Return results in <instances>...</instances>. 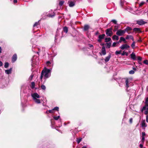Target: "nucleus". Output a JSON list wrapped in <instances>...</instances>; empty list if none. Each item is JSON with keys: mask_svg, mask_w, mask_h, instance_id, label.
<instances>
[{"mask_svg": "<svg viewBox=\"0 0 148 148\" xmlns=\"http://www.w3.org/2000/svg\"><path fill=\"white\" fill-rule=\"evenodd\" d=\"M52 68L48 69L45 68L44 69L42 70L41 74L40 79L42 80L44 77V79H46L49 77L51 75V71Z\"/></svg>", "mask_w": 148, "mask_h": 148, "instance_id": "nucleus-1", "label": "nucleus"}, {"mask_svg": "<svg viewBox=\"0 0 148 148\" xmlns=\"http://www.w3.org/2000/svg\"><path fill=\"white\" fill-rule=\"evenodd\" d=\"M132 81V79L130 78H125L121 79V81L124 83L127 90L129 87L133 85Z\"/></svg>", "mask_w": 148, "mask_h": 148, "instance_id": "nucleus-2", "label": "nucleus"}, {"mask_svg": "<svg viewBox=\"0 0 148 148\" xmlns=\"http://www.w3.org/2000/svg\"><path fill=\"white\" fill-rule=\"evenodd\" d=\"M31 96L33 100L36 103L39 104L41 103L40 100L38 99L40 97V96L36 92L32 94H31Z\"/></svg>", "mask_w": 148, "mask_h": 148, "instance_id": "nucleus-3", "label": "nucleus"}, {"mask_svg": "<svg viewBox=\"0 0 148 148\" xmlns=\"http://www.w3.org/2000/svg\"><path fill=\"white\" fill-rule=\"evenodd\" d=\"M31 96L33 100L36 103L39 104L41 103L40 100L38 99L40 97V96L36 92L32 94H31Z\"/></svg>", "mask_w": 148, "mask_h": 148, "instance_id": "nucleus-4", "label": "nucleus"}, {"mask_svg": "<svg viewBox=\"0 0 148 148\" xmlns=\"http://www.w3.org/2000/svg\"><path fill=\"white\" fill-rule=\"evenodd\" d=\"M145 105L144 106L141 110V111H145L144 113L147 115L148 114V97L145 99Z\"/></svg>", "mask_w": 148, "mask_h": 148, "instance_id": "nucleus-5", "label": "nucleus"}, {"mask_svg": "<svg viewBox=\"0 0 148 148\" xmlns=\"http://www.w3.org/2000/svg\"><path fill=\"white\" fill-rule=\"evenodd\" d=\"M112 28L110 27L109 28L107 29L106 31V34L107 36H111L113 34V32H112Z\"/></svg>", "mask_w": 148, "mask_h": 148, "instance_id": "nucleus-6", "label": "nucleus"}, {"mask_svg": "<svg viewBox=\"0 0 148 148\" xmlns=\"http://www.w3.org/2000/svg\"><path fill=\"white\" fill-rule=\"evenodd\" d=\"M136 23L139 25H142L147 23V22L144 21L142 19H141L136 21Z\"/></svg>", "mask_w": 148, "mask_h": 148, "instance_id": "nucleus-7", "label": "nucleus"}, {"mask_svg": "<svg viewBox=\"0 0 148 148\" xmlns=\"http://www.w3.org/2000/svg\"><path fill=\"white\" fill-rule=\"evenodd\" d=\"M125 33V31L120 29L117 31L116 34L118 36H123Z\"/></svg>", "mask_w": 148, "mask_h": 148, "instance_id": "nucleus-8", "label": "nucleus"}, {"mask_svg": "<svg viewBox=\"0 0 148 148\" xmlns=\"http://www.w3.org/2000/svg\"><path fill=\"white\" fill-rule=\"evenodd\" d=\"M130 47V46L127 45V44H124L122 45L120 47V48L121 50H123L124 49H127Z\"/></svg>", "mask_w": 148, "mask_h": 148, "instance_id": "nucleus-9", "label": "nucleus"}, {"mask_svg": "<svg viewBox=\"0 0 148 148\" xmlns=\"http://www.w3.org/2000/svg\"><path fill=\"white\" fill-rule=\"evenodd\" d=\"M105 36V35L104 34L99 35L98 37V39L97 40L99 42H101L102 40L104 38Z\"/></svg>", "mask_w": 148, "mask_h": 148, "instance_id": "nucleus-10", "label": "nucleus"}, {"mask_svg": "<svg viewBox=\"0 0 148 148\" xmlns=\"http://www.w3.org/2000/svg\"><path fill=\"white\" fill-rule=\"evenodd\" d=\"M75 1H69L68 2V4H69V6L70 7H73L74 6L75 4Z\"/></svg>", "mask_w": 148, "mask_h": 148, "instance_id": "nucleus-11", "label": "nucleus"}, {"mask_svg": "<svg viewBox=\"0 0 148 148\" xmlns=\"http://www.w3.org/2000/svg\"><path fill=\"white\" fill-rule=\"evenodd\" d=\"M101 52V54H100L101 55H105L106 54V52L104 46H103L102 47Z\"/></svg>", "mask_w": 148, "mask_h": 148, "instance_id": "nucleus-12", "label": "nucleus"}, {"mask_svg": "<svg viewBox=\"0 0 148 148\" xmlns=\"http://www.w3.org/2000/svg\"><path fill=\"white\" fill-rule=\"evenodd\" d=\"M130 56L131 58L134 60H136V56L135 53L134 52H132Z\"/></svg>", "mask_w": 148, "mask_h": 148, "instance_id": "nucleus-13", "label": "nucleus"}, {"mask_svg": "<svg viewBox=\"0 0 148 148\" xmlns=\"http://www.w3.org/2000/svg\"><path fill=\"white\" fill-rule=\"evenodd\" d=\"M17 57L16 54H14L12 58V62H14L17 60Z\"/></svg>", "mask_w": 148, "mask_h": 148, "instance_id": "nucleus-14", "label": "nucleus"}, {"mask_svg": "<svg viewBox=\"0 0 148 148\" xmlns=\"http://www.w3.org/2000/svg\"><path fill=\"white\" fill-rule=\"evenodd\" d=\"M111 57V54H110L108 56L105 58V62H107L109 61Z\"/></svg>", "mask_w": 148, "mask_h": 148, "instance_id": "nucleus-15", "label": "nucleus"}, {"mask_svg": "<svg viewBox=\"0 0 148 148\" xmlns=\"http://www.w3.org/2000/svg\"><path fill=\"white\" fill-rule=\"evenodd\" d=\"M12 68H11L8 70H5V73L7 74H11L12 73Z\"/></svg>", "mask_w": 148, "mask_h": 148, "instance_id": "nucleus-16", "label": "nucleus"}, {"mask_svg": "<svg viewBox=\"0 0 148 148\" xmlns=\"http://www.w3.org/2000/svg\"><path fill=\"white\" fill-rule=\"evenodd\" d=\"M39 27V22H36L33 25L34 29Z\"/></svg>", "mask_w": 148, "mask_h": 148, "instance_id": "nucleus-17", "label": "nucleus"}, {"mask_svg": "<svg viewBox=\"0 0 148 148\" xmlns=\"http://www.w3.org/2000/svg\"><path fill=\"white\" fill-rule=\"evenodd\" d=\"M125 39L127 40L131 39H132L133 41L134 40L133 37L131 35H127L125 38Z\"/></svg>", "mask_w": 148, "mask_h": 148, "instance_id": "nucleus-18", "label": "nucleus"}, {"mask_svg": "<svg viewBox=\"0 0 148 148\" xmlns=\"http://www.w3.org/2000/svg\"><path fill=\"white\" fill-rule=\"evenodd\" d=\"M112 38L114 40H117L119 39V37L116 35H113L112 36Z\"/></svg>", "mask_w": 148, "mask_h": 148, "instance_id": "nucleus-19", "label": "nucleus"}, {"mask_svg": "<svg viewBox=\"0 0 148 148\" xmlns=\"http://www.w3.org/2000/svg\"><path fill=\"white\" fill-rule=\"evenodd\" d=\"M60 116H53V118L54 119H55V120H58V119H59L60 122H61V119H60Z\"/></svg>", "mask_w": 148, "mask_h": 148, "instance_id": "nucleus-20", "label": "nucleus"}, {"mask_svg": "<svg viewBox=\"0 0 148 148\" xmlns=\"http://www.w3.org/2000/svg\"><path fill=\"white\" fill-rule=\"evenodd\" d=\"M89 28V26L87 25H85L84 27V30L86 31Z\"/></svg>", "mask_w": 148, "mask_h": 148, "instance_id": "nucleus-21", "label": "nucleus"}, {"mask_svg": "<svg viewBox=\"0 0 148 148\" xmlns=\"http://www.w3.org/2000/svg\"><path fill=\"white\" fill-rule=\"evenodd\" d=\"M141 126H142V127H147V125L146 124L145 121H143L142 122V123H141Z\"/></svg>", "mask_w": 148, "mask_h": 148, "instance_id": "nucleus-22", "label": "nucleus"}, {"mask_svg": "<svg viewBox=\"0 0 148 148\" xmlns=\"http://www.w3.org/2000/svg\"><path fill=\"white\" fill-rule=\"evenodd\" d=\"M35 83L34 82H32L31 83L30 87L32 89H34L35 88Z\"/></svg>", "mask_w": 148, "mask_h": 148, "instance_id": "nucleus-23", "label": "nucleus"}, {"mask_svg": "<svg viewBox=\"0 0 148 148\" xmlns=\"http://www.w3.org/2000/svg\"><path fill=\"white\" fill-rule=\"evenodd\" d=\"M122 41L123 42H125V38L123 37H121L120 38V40L119 41V42H121Z\"/></svg>", "mask_w": 148, "mask_h": 148, "instance_id": "nucleus-24", "label": "nucleus"}, {"mask_svg": "<svg viewBox=\"0 0 148 148\" xmlns=\"http://www.w3.org/2000/svg\"><path fill=\"white\" fill-rule=\"evenodd\" d=\"M63 31L66 33H67L68 31V29L67 27H64L63 29Z\"/></svg>", "mask_w": 148, "mask_h": 148, "instance_id": "nucleus-25", "label": "nucleus"}, {"mask_svg": "<svg viewBox=\"0 0 148 148\" xmlns=\"http://www.w3.org/2000/svg\"><path fill=\"white\" fill-rule=\"evenodd\" d=\"M133 31L134 32H140V29L138 28H134Z\"/></svg>", "mask_w": 148, "mask_h": 148, "instance_id": "nucleus-26", "label": "nucleus"}, {"mask_svg": "<svg viewBox=\"0 0 148 148\" xmlns=\"http://www.w3.org/2000/svg\"><path fill=\"white\" fill-rule=\"evenodd\" d=\"M132 30V29L130 27H126V28L124 30V31H125V32L128 31H130Z\"/></svg>", "mask_w": 148, "mask_h": 148, "instance_id": "nucleus-27", "label": "nucleus"}, {"mask_svg": "<svg viewBox=\"0 0 148 148\" xmlns=\"http://www.w3.org/2000/svg\"><path fill=\"white\" fill-rule=\"evenodd\" d=\"M145 3V2L142 1L139 4V7H141V6L144 5Z\"/></svg>", "mask_w": 148, "mask_h": 148, "instance_id": "nucleus-28", "label": "nucleus"}, {"mask_svg": "<svg viewBox=\"0 0 148 148\" xmlns=\"http://www.w3.org/2000/svg\"><path fill=\"white\" fill-rule=\"evenodd\" d=\"M111 40V39L110 38H106L105 39V41L106 42H108L110 41Z\"/></svg>", "mask_w": 148, "mask_h": 148, "instance_id": "nucleus-29", "label": "nucleus"}, {"mask_svg": "<svg viewBox=\"0 0 148 148\" xmlns=\"http://www.w3.org/2000/svg\"><path fill=\"white\" fill-rule=\"evenodd\" d=\"M106 44L107 47L108 48H109L111 46V42L107 43H106Z\"/></svg>", "mask_w": 148, "mask_h": 148, "instance_id": "nucleus-30", "label": "nucleus"}, {"mask_svg": "<svg viewBox=\"0 0 148 148\" xmlns=\"http://www.w3.org/2000/svg\"><path fill=\"white\" fill-rule=\"evenodd\" d=\"M9 65V63L8 62H6L5 63L4 67L5 68H7L8 67Z\"/></svg>", "mask_w": 148, "mask_h": 148, "instance_id": "nucleus-31", "label": "nucleus"}, {"mask_svg": "<svg viewBox=\"0 0 148 148\" xmlns=\"http://www.w3.org/2000/svg\"><path fill=\"white\" fill-rule=\"evenodd\" d=\"M34 75H33V74H32V75H31L30 76V77H29V79H29V81H31L32 80V79H33V77H34Z\"/></svg>", "mask_w": 148, "mask_h": 148, "instance_id": "nucleus-32", "label": "nucleus"}, {"mask_svg": "<svg viewBox=\"0 0 148 148\" xmlns=\"http://www.w3.org/2000/svg\"><path fill=\"white\" fill-rule=\"evenodd\" d=\"M121 55L122 56H123L125 55L127 56L128 55V53L125 51H123V53H121Z\"/></svg>", "mask_w": 148, "mask_h": 148, "instance_id": "nucleus-33", "label": "nucleus"}, {"mask_svg": "<svg viewBox=\"0 0 148 148\" xmlns=\"http://www.w3.org/2000/svg\"><path fill=\"white\" fill-rule=\"evenodd\" d=\"M41 88L42 89L44 90H45L46 89V86L44 85H42Z\"/></svg>", "mask_w": 148, "mask_h": 148, "instance_id": "nucleus-34", "label": "nucleus"}, {"mask_svg": "<svg viewBox=\"0 0 148 148\" xmlns=\"http://www.w3.org/2000/svg\"><path fill=\"white\" fill-rule=\"evenodd\" d=\"M145 136H142V140L140 141L141 143H144L145 141Z\"/></svg>", "mask_w": 148, "mask_h": 148, "instance_id": "nucleus-35", "label": "nucleus"}, {"mask_svg": "<svg viewBox=\"0 0 148 148\" xmlns=\"http://www.w3.org/2000/svg\"><path fill=\"white\" fill-rule=\"evenodd\" d=\"M64 1H61L59 2V5L60 6H61L64 4Z\"/></svg>", "mask_w": 148, "mask_h": 148, "instance_id": "nucleus-36", "label": "nucleus"}, {"mask_svg": "<svg viewBox=\"0 0 148 148\" xmlns=\"http://www.w3.org/2000/svg\"><path fill=\"white\" fill-rule=\"evenodd\" d=\"M135 42H133L132 45H131V47L133 49H134L135 47Z\"/></svg>", "mask_w": 148, "mask_h": 148, "instance_id": "nucleus-37", "label": "nucleus"}, {"mask_svg": "<svg viewBox=\"0 0 148 148\" xmlns=\"http://www.w3.org/2000/svg\"><path fill=\"white\" fill-rule=\"evenodd\" d=\"M119 43V42H114L113 43L112 46L113 47H115L116 46V44L117 43Z\"/></svg>", "mask_w": 148, "mask_h": 148, "instance_id": "nucleus-38", "label": "nucleus"}, {"mask_svg": "<svg viewBox=\"0 0 148 148\" xmlns=\"http://www.w3.org/2000/svg\"><path fill=\"white\" fill-rule=\"evenodd\" d=\"M129 73L130 74H133L134 73V70H131L129 71Z\"/></svg>", "mask_w": 148, "mask_h": 148, "instance_id": "nucleus-39", "label": "nucleus"}, {"mask_svg": "<svg viewBox=\"0 0 148 148\" xmlns=\"http://www.w3.org/2000/svg\"><path fill=\"white\" fill-rule=\"evenodd\" d=\"M121 51H116L115 52V54L116 55H118V54H120L121 53Z\"/></svg>", "mask_w": 148, "mask_h": 148, "instance_id": "nucleus-40", "label": "nucleus"}, {"mask_svg": "<svg viewBox=\"0 0 148 148\" xmlns=\"http://www.w3.org/2000/svg\"><path fill=\"white\" fill-rule=\"evenodd\" d=\"M82 139L81 138H79L77 140V142L78 144H79L80 143Z\"/></svg>", "mask_w": 148, "mask_h": 148, "instance_id": "nucleus-41", "label": "nucleus"}, {"mask_svg": "<svg viewBox=\"0 0 148 148\" xmlns=\"http://www.w3.org/2000/svg\"><path fill=\"white\" fill-rule=\"evenodd\" d=\"M143 63L144 64L147 65H148V60H145L143 61Z\"/></svg>", "mask_w": 148, "mask_h": 148, "instance_id": "nucleus-42", "label": "nucleus"}, {"mask_svg": "<svg viewBox=\"0 0 148 148\" xmlns=\"http://www.w3.org/2000/svg\"><path fill=\"white\" fill-rule=\"evenodd\" d=\"M48 112L49 113H53L54 112V111L53 109L52 110H49Z\"/></svg>", "mask_w": 148, "mask_h": 148, "instance_id": "nucleus-43", "label": "nucleus"}, {"mask_svg": "<svg viewBox=\"0 0 148 148\" xmlns=\"http://www.w3.org/2000/svg\"><path fill=\"white\" fill-rule=\"evenodd\" d=\"M111 21L113 23H114L115 24H117V21L115 20H114V19L112 20Z\"/></svg>", "mask_w": 148, "mask_h": 148, "instance_id": "nucleus-44", "label": "nucleus"}, {"mask_svg": "<svg viewBox=\"0 0 148 148\" xmlns=\"http://www.w3.org/2000/svg\"><path fill=\"white\" fill-rule=\"evenodd\" d=\"M59 107H55L53 109L54 111V110H56L57 111H58L59 110Z\"/></svg>", "mask_w": 148, "mask_h": 148, "instance_id": "nucleus-45", "label": "nucleus"}, {"mask_svg": "<svg viewBox=\"0 0 148 148\" xmlns=\"http://www.w3.org/2000/svg\"><path fill=\"white\" fill-rule=\"evenodd\" d=\"M137 59L138 60V61H141L142 60V58L140 56H138L137 57Z\"/></svg>", "mask_w": 148, "mask_h": 148, "instance_id": "nucleus-46", "label": "nucleus"}, {"mask_svg": "<svg viewBox=\"0 0 148 148\" xmlns=\"http://www.w3.org/2000/svg\"><path fill=\"white\" fill-rule=\"evenodd\" d=\"M47 16L50 17H53L54 16V14H53V15H51L50 14H48L47 15Z\"/></svg>", "mask_w": 148, "mask_h": 148, "instance_id": "nucleus-47", "label": "nucleus"}, {"mask_svg": "<svg viewBox=\"0 0 148 148\" xmlns=\"http://www.w3.org/2000/svg\"><path fill=\"white\" fill-rule=\"evenodd\" d=\"M46 64H47V66H49V65L50 64H51V63L49 61H48L47 62V63H46Z\"/></svg>", "mask_w": 148, "mask_h": 148, "instance_id": "nucleus-48", "label": "nucleus"}, {"mask_svg": "<svg viewBox=\"0 0 148 148\" xmlns=\"http://www.w3.org/2000/svg\"><path fill=\"white\" fill-rule=\"evenodd\" d=\"M143 143H141L140 144L139 147H140V148H143Z\"/></svg>", "mask_w": 148, "mask_h": 148, "instance_id": "nucleus-49", "label": "nucleus"}, {"mask_svg": "<svg viewBox=\"0 0 148 148\" xmlns=\"http://www.w3.org/2000/svg\"><path fill=\"white\" fill-rule=\"evenodd\" d=\"M132 120H133V119L132 118H131L130 119V120H129V122L131 124L132 123Z\"/></svg>", "mask_w": 148, "mask_h": 148, "instance_id": "nucleus-50", "label": "nucleus"}, {"mask_svg": "<svg viewBox=\"0 0 148 148\" xmlns=\"http://www.w3.org/2000/svg\"><path fill=\"white\" fill-rule=\"evenodd\" d=\"M145 133L144 132L142 133V136H145Z\"/></svg>", "mask_w": 148, "mask_h": 148, "instance_id": "nucleus-51", "label": "nucleus"}, {"mask_svg": "<svg viewBox=\"0 0 148 148\" xmlns=\"http://www.w3.org/2000/svg\"><path fill=\"white\" fill-rule=\"evenodd\" d=\"M146 121L147 122H148V116L147 115L146 116Z\"/></svg>", "mask_w": 148, "mask_h": 148, "instance_id": "nucleus-52", "label": "nucleus"}, {"mask_svg": "<svg viewBox=\"0 0 148 148\" xmlns=\"http://www.w3.org/2000/svg\"><path fill=\"white\" fill-rule=\"evenodd\" d=\"M17 0H14V3H17Z\"/></svg>", "mask_w": 148, "mask_h": 148, "instance_id": "nucleus-53", "label": "nucleus"}, {"mask_svg": "<svg viewBox=\"0 0 148 148\" xmlns=\"http://www.w3.org/2000/svg\"><path fill=\"white\" fill-rule=\"evenodd\" d=\"M3 65V63H2V62L1 61H0V66H2Z\"/></svg>", "mask_w": 148, "mask_h": 148, "instance_id": "nucleus-54", "label": "nucleus"}, {"mask_svg": "<svg viewBox=\"0 0 148 148\" xmlns=\"http://www.w3.org/2000/svg\"><path fill=\"white\" fill-rule=\"evenodd\" d=\"M138 63H139V64H140L142 65V63L141 62V61H138Z\"/></svg>", "mask_w": 148, "mask_h": 148, "instance_id": "nucleus-55", "label": "nucleus"}, {"mask_svg": "<svg viewBox=\"0 0 148 148\" xmlns=\"http://www.w3.org/2000/svg\"><path fill=\"white\" fill-rule=\"evenodd\" d=\"M89 47H90V48L93 47V45H92L90 44L89 45Z\"/></svg>", "mask_w": 148, "mask_h": 148, "instance_id": "nucleus-56", "label": "nucleus"}, {"mask_svg": "<svg viewBox=\"0 0 148 148\" xmlns=\"http://www.w3.org/2000/svg\"><path fill=\"white\" fill-rule=\"evenodd\" d=\"M133 69L134 70V71H136V69L135 68L133 67Z\"/></svg>", "mask_w": 148, "mask_h": 148, "instance_id": "nucleus-57", "label": "nucleus"}, {"mask_svg": "<svg viewBox=\"0 0 148 148\" xmlns=\"http://www.w3.org/2000/svg\"><path fill=\"white\" fill-rule=\"evenodd\" d=\"M138 41L141 42L142 41L141 39L140 38L138 40Z\"/></svg>", "mask_w": 148, "mask_h": 148, "instance_id": "nucleus-58", "label": "nucleus"}, {"mask_svg": "<svg viewBox=\"0 0 148 148\" xmlns=\"http://www.w3.org/2000/svg\"><path fill=\"white\" fill-rule=\"evenodd\" d=\"M2 49L1 47H0V53H1Z\"/></svg>", "mask_w": 148, "mask_h": 148, "instance_id": "nucleus-59", "label": "nucleus"}, {"mask_svg": "<svg viewBox=\"0 0 148 148\" xmlns=\"http://www.w3.org/2000/svg\"><path fill=\"white\" fill-rule=\"evenodd\" d=\"M99 34V32H96L95 33V35H97V34Z\"/></svg>", "mask_w": 148, "mask_h": 148, "instance_id": "nucleus-60", "label": "nucleus"}, {"mask_svg": "<svg viewBox=\"0 0 148 148\" xmlns=\"http://www.w3.org/2000/svg\"><path fill=\"white\" fill-rule=\"evenodd\" d=\"M56 36H57V35H56V36L55 37V41H56Z\"/></svg>", "mask_w": 148, "mask_h": 148, "instance_id": "nucleus-61", "label": "nucleus"}, {"mask_svg": "<svg viewBox=\"0 0 148 148\" xmlns=\"http://www.w3.org/2000/svg\"><path fill=\"white\" fill-rule=\"evenodd\" d=\"M114 27H115L116 28V29H117V28H118V27L117 26H114Z\"/></svg>", "mask_w": 148, "mask_h": 148, "instance_id": "nucleus-62", "label": "nucleus"}, {"mask_svg": "<svg viewBox=\"0 0 148 148\" xmlns=\"http://www.w3.org/2000/svg\"><path fill=\"white\" fill-rule=\"evenodd\" d=\"M121 5L122 7H123L122 3L121 2Z\"/></svg>", "mask_w": 148, "mask_h": 148, "instance_id": "nucleus-63", "label": "nucleus"}, {"mask_svg": "<svg viewBox=\"0 0 148 148\" xmlns=\"http://www.w3.org/2000/svg\"><path fill=\"white\" fill-rule=\"evenodd\" d=\"M82 148H86V146H84Z\"/></svg>", "mask_w": 148, "mask_h": 148, "instance_id": "nucleus-64", "label": "nucleus"}]
</instances>
